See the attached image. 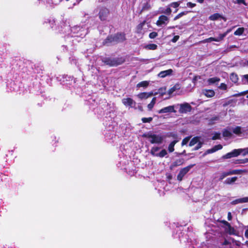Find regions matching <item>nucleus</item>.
I'll list each match as a JSON object with an SVG mask.
<instances>
[{
	"mask_svg": "<svg viewBox=\"0 0 248 248\" xmlns=\"http://www.w3.org/2000/svg\"><path fill=\"white\" fill-rule=\"evenodd\" d=\"M231 30H228L226 32L223 33H220L219 34L218 37L216 38V42H220L223 40L225 37L231 31Z\"/></svg>",
	"mask_w": 248,
	"mask_h": 248,
	"instance_id": "obj_18",
	"label": "nucleus"
},
{
	"mask_svg": "<svg viewBox=\"0 0 248 248\" xmlns=\"http://www.w3.org/2000/svg\"><path fill=\"white\" fill-rule=\"evenodd\" d=\"M227 88V85L225 83H221L219 87V89L223 90H226Z\"/></svg>",
	"mask_w": 248,
	"mask_h": 248,
	"instance_id": "obj_44",
	"label": "nucleus"
},
{
	"mask_svg": "<svg viewBox=\"0 0 248 248\" xmlns=\"http://www.w3.org/2000/svg\"><path fill=\"white\" fill-rule=\"evenodd\" d=\"M223 223L227 226V231L230 234H235V230H234V229L233 228L231 227V225L227 221H224Z\"/></svg>",
	"mask_w": 248,
	"mask_h": 248,
	"instance_id": "obj_19",
	"label": "nucleus"
},
{
	"mask_svg": "<svg viewBox=\"0 0 248 248\" xmlns=\"http://www.w3.org/2000/svg\"><path fill=\"white\" fill-rule=\"evenodd\" d=\"M232 131L230 130V127L225 130L223 132V135L225 137H231L232 136Z\"/></svg>",
	"mask_w": 248,
	"mask_h": 248,
	"instance_id": "obj_24",
	"label": "nucleus"
},
{
	"mask_svg": "<svg viewBox=\"0 0 248 248\" xmlns=\"http://www.w3.org/2000/svg\"><path fill=\"white\" fill-rule=\"evenodd\" d=\"M195 5H196V4L193 3L191 2H188L187 3V6L190 8H193V7H195Z\"/></svg>",
	"mask_w": 248,
	"mask_h": 248,
	"instance_id": "obj_48",
	"label": "nucleus"
},
{
	"mask_svg": "<svg viewBox=\"0 0 248 248\" xmlns=\"http://www.w3.org/2000/svg\"><path fill=\"white\" fill-rule=\"evenodd\" d=\"M230 79L234 83H236L238 81V77L237 74L235 73H232L230 77Z\"/></svg>",
	"mask_w": 248,
	"mask_h": 248,
	"instance_id": "obj_22",
	"label": "nucleus"
},
{
	"mask_svg": "<svg viewBox=\"0 0 248 248\" xmlns=\"http://www.w3.org/2000/svg\"><path fill=\"white\" fill-rule=\"evenodd\" d=\"M220 16L219 15V14H213V15H211V16H210L209 19H210L211 20H213V21L216 20Z\"/></svg>",
	"mask_w": 248,
	"mask_h": 248,
	"instance_id": "obj_36",
	"label": "nucleus"
},
{
	"mask_svg": "<svg viewBox=\"0 0 248 248\" xmlns=\"http://www.w3.org/2000/svg\"><path fill=\"white\" fill-rule=\"evenodd\" d=\"M108 14V10L107 8H102L99 12V17L101 20L106 19Z\"/></svg>",
	"mask_w": 248,
	"mask_h": 248,
	"instance_id": "obj_14",
	"label": "nucleus"
},
{
	"mask_svg": "<svg viewBox=\"0 0 248 248\" xmlns=\"http://www.w3.org/2000/svg\"><path fill=\"white\" fill-rule=\"evenodd\" d=\"M247 97L248 98V95L247 96Z\"/></svg>",
	"mask_w": 248,
	"mask_h": 248,
	"instance_id": "obj_61",
	"label": "nucleus"
},
{
	"mask_svg": "<svg viewBox=\"0 0 248 248\" xmlns=\"http://www.w3.org/2000/svg\"><path fill=\"white\" fill-rule=\"evenodd\" d=\"M157 46L154 44H151L145 46V48L150 50H155L157 48Z\"/></svg>",
	"mask_w": 248,
	"mask_h": 248,
	"instance_id": "obj_32",
	"label": "nucleus"
},
{
	"mask_svg": "<svg viewBox=\"0 0 248 248\" xmlns=\"http://www.w3.org/2000/svg\"><path fill=\"white\" fill-rule=\"evenodd\" d=\"M175 108H179L178 111L180 113H187L192 110V107L188 103L176 104Z\"/></svg>",
	"mask_w": 248,
	"mask_h": 248,
	"instance_id": "obj_4",
	"label": "nucleus"
},
{
	"mask_svg": "<svg viewBox=\"0 0 248 248\" xmlns=\"http://www.w3.org/2000/svg\"><path fill=\"white\" fill-rule=\"evenodd\" d=\"M242 82L244 84H248V75H245L242 78Z\"/></svg>",
	"mask_w": 248,
	"mask_h": 248,
	"instance_id": "obj_38",
	"label": "nucleus"
},
{
	"mask_svg": "<svg viewBox=\"0 0 248 248\" xmlns=\"http://www.w3.org/2000/svg\"><path fill=\"white\" fill-rule=\"evenodd\" d=\"M192 167V166L191 165L181 169L177 175V179L179 181H181L183 179L184 176L189 171L190 169Z\"/></svg>",
	"mask_w": 248,
	"mask_h": 248,
	"instance_id": "obj_8",
	"label": "nucleus"
},
{
	"mask_svg": "<svg viewBox=\"0 0 248 248\" xmlns=\"http://www.w3.org/2000/svg\"><path fill=\"white\" fill-rule=\"evenodd\" d=\"M156 94H157V93H154L153 92H150V93L144 92V93H141L138 94L137 95V96L139 98L142 100V99H147L148 98L153 95L154 94L156 95Z\"/></svg>",
	"mask_w": 248,
	"mask_h": 248,
	"instance_id": "obj_13",
	"label": "nucleus"
},
{
	"mask_svg": "<svg viewBox=\"0 0 248 248\" xmlns=\"http://www.w3.org/2000/svg\"><path fill=\"white\" fill-rule=\"evenodd\" d=\"M202 93L207 97H212L215 95V92L212 90H204Z\"/></svg>",
	"mask_w": 248,
	"mask_h": 248,
	"instance_id": "obj_20",
	"label": "nucleus"
},
{
	"mask_svg": "<svg viewBox=\"0 0 248 248\" xmlns=\"http://www.w3.org/2000/svg\"><path fill=\"white\" fill-rule=\"evenodd\" d=\"M212 41H216V38L210 37L209 38L205 39L204 40H203V42L204 43H210Z\"/></svg>",
	"mask_w": 248,
	"mask_h": 248,
	"instance_id": "obj_41",
	"label": "nucleus"
},
{
	"mask_svg": "<svg viewBox=\"0 0 248 248\" xmlns=\"http://www.w3.org/2000/svg\"><path fill=\"white\" fill-rule=\"evenodd\" d=\"M122 103L125 106L130 108H135L136 105V102L131 98H123Z\"/></svg>",
	"mask_w": 248,
	"mask_h": 248,
	"instance_id": "obj_7",
	"label": "nucleus"
},
{
	"mask_svg": "<svg viewBox=\"0 0 248 248\" xmlns=\"http://www.w3.org/2000/svg\"><path fill=\"white\" fill-rule=\"evenodd\" d=\"M198 143V145L197 146L195 147V150H197L200 149L202 145V143L199 141V139L198 137H194L189 142V146H192Z\"/></svg>",
	"mask_w": 248,
	"mask_h": 248,
	"instance_id": "obj_11",
	"label": "nucleus"
},
{
	"mask_svg": "<svg viewBox=\"0 0 248 248\" xmlns=\"http://www.w3.org/2000/svg\"><path fill=\"white\" fill-rule=\"evenodd\" d=\"M219 81V78L217 77L212 78L208 80V82H209V84H214L215 83L218 82Z\"/></svg>",
	"mask_w": 248,
	"mask_h": 248,
	"instance_id": "obj_30",
	"label": "nucleus"
},
{
	"mask_svg": "<svg viewBox=\"0 0 248 248\" xmlns=\"http://www.w3.org/2000/svg\"><path fill=\"white\" fill-rule=\"evenodd\" d=\"M232 218V214L231 212L228 213V219L231 220Z\"/></svg>",
	"mask_w": 248,
	"mask_h": 248,
	"instance_id": "obj_53",
	"label": "nucleus"
},
{
	"mask_svg": "<svg viewBox=\"0 0 248 248\" xmlns=\"http://www.w3.org/2000/svg\"><path fill=\"white\" fill-rule=\"evenodd\" d=\"M172 73V70L171 69H168L167 70L161 71L158 74V76L161 78H164L167 76L171 75Z\"/></svg>",
	"mask_w": 248,
	"mask_h": 248,
	"instance_id": "obj_17",
	"label": "nucleus"
},
{
	"mask_svg": "<svg viewBox=\"0 0 248 248\" xmlns=\"http://www.w3.org/2000/svg\"><path fill=\"white\" fill-rule=\"evenodd\" d=\"M152 144H161L163 142L164 137L161 135L148 133L145 136Z\"/></svg>",
	"mask_w": 248,
	"mask_h": 248,
	"instance_id": "obj_2",
	"label": "nucleus"
},
{
	"mask_svg": "<svg viewBox=\"0 0 248 248\" xmlns=\"http://www.w3.org/2000/svg\"><path fill=\"white\" fill-rule=\"evenodd\" d=\"M245 31V29L243 27L239 28L237 29V30L234 32V34L235 35L240 36L242 35Z\"/></svg>",
	"mask_w": 248,
	"mask_h": 248,
	"instance_id": "obj_31",
	"label": "nucleus"
},
{
	"mask_svg": "<svg viewBox=\"0 0 248 248\" xmlns=\"http://www.w3.org/2000/svg\"><path fill=\"white\" fill-rule=\"evenodd\" d=\"M230 175V174H229V171H227V172H223L220 176V178H219V180H222L223 179H224L225 177L227 176H229Z\"/></svg>",
	"mask_w": 248,
	"mask_h": 248,
	"instance_id": "obj_39",
	"label": "nucleus"
},
{
	"mask_svg": "<svg viewBox=\"0 0 248 248\" xmlns=\"http://www.w3.org/2000/svg\"><path fill=\"white\" fill-rule=\"evenodd\" d=\"M218 120H219V117H218V116H216L212 118V120H213V121H217Z\"/></svg>",
	"mask_w": 248,
	"mask_h": 248,
	"instance_id": "obj_57",
	"label": "nucleus"
},
{
	"mask_svg": "<svg viewBox=\"0 0 248 248\" xmlns=\"http://www.w3.org/2000/svg\"><path fill=\"white\" fill-rule=\"evenodd\" d=\"M160 148L158 147H153L151 150V154L154 155L156 156L158 153L157 152L159 150Z\"/></svg>",
	"mask_w": 248,
	"mask_h": 248,
	"instance_id": "obj_27",
	"label": "nucleus"
},
{
	"mask_svg": "<svg viewBox=\"0 0 248 248\" xmlns=\"http://www.w3.org/2000/svg\"><path fill=\"white\" fill-rule=\"evenodd\" d=\"M237 179V178L236 177H233L232 178H228L226 179V180L224 181V183L226 184H232L235 182L236 180Z\"/></svg>",
	"mask_w": 248,
	"mask_h": 248,
	"instance_id": "obj_23",
	"label": "nucleus"
},
{
	"mask_svg": "<svg viewBox=\"0 0 248 248\" xmlns=\"http://www.w3.org/2000/svg\"><path fill=\"white\" fill-rule=\"evenodd\" d=\"M230 130H231L234 134L236 135H240L242 133L245 132L246 131L244 128H242L239 126L230 127Z\"/></svg>",
	"mask_w": 248,
	"mask_h": 248,
	"instance_id": "obj_12",
	"label": "nucleus"
},
{
	"mask_svg": "<svg viewBox=\"0 0 248 248\" xmlns=\"http://www.w3.org/2000/svg\"><path fill=\"white\" fill-rule=\"evenodd\" d=\"M247 162H248V158H246L245 159L241 160L239 162L240 163H247Z\"/></svg>",
	"mask_w": 248,
	"mask_h": 248,
	"instance_id": "obj_51",
	"label": "nucleus"
},
{
	"mask_svg": "<svg viewBox=\"0 0 248 248\" xmlns=\"http://www.w3.org/2000/svg\"><path fill=\"white\" fill-rule=\"evenodd\" d=\"M240 151V155L242 154L243 156L246 155L248 154V147L244 149H239Z\"/></svg>",
	"mask_w": 248,
	"mask_h": 248,
	"instance_id": "obj_37",
	"label": "nucleus"
},
{
	"mask_svg": "<svg viewBox=\"0 0 248 248\" xmlns=\"http://www.w3.org/2000/svg\"><path fill=\"white\" fill-rule=\"evenodd\" d=\"M243 171H244L242 170H234L229 171V172L230 175H232V174H239L241 173Z\"/></svg>",
	"mask_w": 248,
	"mask_h": 248,
	"instance_id": "obj_34",
	"label": "nucleus"
},
{
	"mask_svg": "<svg viewBox=\"0 0 248 248\" xmlns=\"http://www.w3.org/2000/svg\"><path fill=\"white\" fill-rule=\"evenodd\" d=\"M247 63H248V61H247Z\"/></svg>",
	"mask_w": 248,
	"mask_h": 248,
	"instance_id": "obj_60",
	"label": "nucleus"
},
{
	"mask_svg": "<svg viewBox=\"0 0 248 248\" xmlns=\"http://www.w3.org/2000/svg\"><path fill=\"white\" fill-rule=\"evenodd\" d=\"M101 1H103L104 0H101Z\"/></svg>",
	"mask_w": 248,
	"mask_h": 248,
	"instance_id": "obj_62",
	"label": "nucleus"
},
{
	"mask_svg": "<svg viewBox=\"0 0 248 248\" xmlns=\"http://www.w3.org/2000/svg\"><path fill=\"white\" fill-rule=\"evenodd\" d=\"M180 89V86L178 84L175 85L173 87L171 88L168 91V94L170 95L176 90H179Z\"/></svg>",
	"mask_w": 248,
	"mask_h": 248,
	"instance_id": "obj_26",
	"label": "nucleus"
},
{
	"mask_svg": "<svg viewBox=\"0 0 248 248\" xmlns=\"http://www.w3.org/2000/svg\"><path fill=\"white\" fill-rule=\"evenodd\" d=\"M175 105L169 106L160 109L158 111V113L159 114L166 113L168 112H176V110L174 109Z\"/></svg>",
	"mask_w": 248,
	"mask_h": 248,
	"instance_id": "obj_9",
	"label": "nucleus"
},
{
	"mask_svg": "<svg viewBox=\"0 0 248 248\" xmlns=\"http://www.w3.org/2000/svg\"><path fill=\"white\" fill-rule=\"evenodd\" d=\"M150 7V5L148 3H146L143 6L142 10L143 11V10L149 9Z\"/></svg>",
	"mask_w": 248,
	"mask_h": 248,
	"instance_id": "obj_46",
	"label": "nucleus"
},
{
	"mask_svg": "<svg viewBox=\"0 0 248 248\" xmlns=\"http://www.w3.org/2000/svg\"><path fill=\"white\" fill-rule=\"evenodd\" d=\"M157 36V33L156 32H152L149 34V37L151 39H154Z\"/></svg>",
	"mask_w": 248,
	"mask_h": 248,
	"instance_id": "obj_43",
	"label": "nucleus"
},
{
	"mask_svg": "<svg viewBox=\"0 0 248 248\" xmlns=\"http://www.w3.org/2000/svg\"><path fill=\"white\" fill-rule=\"evenodd\" d=\"M237 3L239 4L243 3L245 5L246 4L244 0H237Z\"/></svg>",
	"mask_w": 248,
	"mask_h": 248,
	"instance_id": "obj_52",
	"label": "nucleus"
},
{
	"mask_svg": "<svg viewBox=\"0 0 248 248\" xmlns=\"http://www.w3.org/2000/svg\"><path fill=\"white\" fill-rule=\"evenodd\" d=\"M149 85V82L147 81H143L139 83L137 85L138 88L147 87Z\"/></svg>",
	"mask_w": 248,
	"mask_h": 248,
	"instance_id": "obj_29",
	"label": "nucleus"
},
{
	"mask_svg": "<svg viewBox=\"0 0 248 248\" xmlns=\"http://www.w3.org/2000/svg\"><path fill=\"white\" fill-rule=\"evenodd\" d=\"M153 120V118L152 117H149V118H142L141 120L143 123H150Z\"/></svg>",
	"mask_w": 248,
	"mask_h": 248,
	"instance_id": "obj_40",
	"label": "nucleus"
},
{
	"mask_svg": "<svg viewBox=\"0 0 248 248\" xmlns=\"http://www.w3.org/2000/svg\"><path fill=\"white\" fill-rule=\"evenodd\" d=\"M165 89H163L162 88H161L159 90V93L161 94V95H163L165 93Z\"/></svg>",
	"mask_w": 248,
	"mask_h": 248,
	"instance_id": "obj_54",
	"label": "nucleus"
},
{
	"mask_svg": "<svg viewBox=\"0 0 248 248\" xmlns=\"http://www.w3.org/2000/svg\"><path fill=\"white\" fill-rule=\"evenodd\" d=\"M183 163V161L182 159H179L176 160L175 161L173 162L172 164L170 166V169H173V168L176 167L177 166H180L182 165Z\"/></svg>",
	"mask_w": 248,
	"mask_h": 248,
	"instance_id": "obj_21",
	"label": "nucleus"
},
{
	"mask_svg": "<svg viewBox=\"0 0 248 248\" xmlns=\"http://www.w3.org/2000/svg\"><path fill=\"white\" fill-rule=\"evenodd\" d=\"M186 14L185 12H182V13H179L178 15H177L175 17H174V20H176L179 18H180L181 16H183L185 15Z\"/></svg>",
	"mask_w": 248,
	"mask_h": 248,
	"instance_id": "obj_45",
	"label": "nucleus"
},
{
	"mask_svg": "<svg viewBox=\"0 0 248 248\" xmlns=\"http://www.w3.org/2000/svg\"><path fill=\"white\" fill-rule=\"evenodd\" d=\"M125 39V35L123 33H117L114 36H108L105 41V43L112 42H123Z\"/></svg>",
	"mask_w": 248,
	"mask_h": 248,
	"instance_id": "obj_5",
	"label": "nucleus"
},
{
	"mask_svg": "<svg viewBox=\"0 0 248 248\" xmlns=\"http://www.w3.org/2000/svg\"><path fill=\"white\" fill-rule=\"evenodd\" d=\"M144 24V23H141L140 25H139L138 29H141L142 28V27H143Z\"/></svg>",
	"mask_w": 248,
	"mask_h": 248,
	"instance_id": "obj_56",
	"label": "nucleus"
},
{
	"mask_svg": "<svg viewBox=\"0 0 248 248\" xmlns=\"http://www.w3.org/2000/svg\"><path fill=\"white\" fill-rule=\"evenodd\" d=\"M177 140H174L173 141H172L169 145V147H168V150L169 151V152L170 153H172L174 151V145L175 144L177 143Z\"/></svg>",
	"mask_w": 248,
	"mask_h": 248,
	"instance_id": "obj_25",
	"label": "nucleus"
},
{
	"mask_svg": "<svg viewBox=\"0 0 248 248\" xmlns=\"http://www.w3.org/2000/svg\"><path fill=\"white\" fill-rule=\"evenodd\" d=\"M245 236L246 237L248 238V229L245 231Z\"/></svg>",
	"mask_w": 248,
	"mask_h": 248,
	"instance_id": "obj_55",
	"label": "nucleus"
},
{
	"mask_svg": "<svg viewBox=\"0 0 248 248\" xmlns=\"http://www.w3.org/2000/svg\"><path fill=\"white\" fill-rule=\"evenodd\" d=\"M220 138V134L219 133H216L214 134V135L212 137V139L213 140H216L217 139H219Z\"/></svg>",
	"mask_w": 248,
	"mask_h": 248,
	"instance_id": "obj_42",
	"label": "nucleus"
},
{
	"mask_svg": "<svg viewBox=\"0 0 248 248\" xmlns=\"http://www.w3.org/2000/svg\"><path fill=\"white\" fill-rule=\"evenodd\" d=\"M167 152L165 149L162 150L159 153H158L157 157H163L167 155Z\"/></svg>",
	"mask_w": 248,
	"mask_h": 248,
	"instance_id": "obj_33",
	"label": "nucleus"
},
{
	"mask_svg": "<svg viewBox=\"0 0 248 248\" xmlns=\"http://www.w3.org/2000/svg\"><path fill=\"white\" fill-rule=\"evenodd\" d=\"M189 138H185L184 139L183 141H182V145H185L189 141Z\"/></svg>",
	"mask_w": 248,
	"mask_h": 248,
	"instance_id": "obj_49",
	"label": "nucleus"
},
{
	"mask_svg": "<svg viewBox=\"0 0 248 248\" xmlns=\"http://www.w3.org/2000/svg\"><path fill=\"white\" fill-rule=\"evenodd\" d=\"M197 1L200 3H202L203 2L204 0H197Z\"/></svg>",
	"mask_w": 248,
	"mask_h": 248,
	"instance_id": "obj_58",
	"label": "nucleus"
},
{
	"mask_svg": "<svg viewBox=\"0 0 248 248\" xmlns=\"http://www.w3.org/2000/svg\"><path fill=\"white\" fill-rule=\"evenodd\" d=\"M240 155L239 149H234L232 152L227 153L223 156V158L225 159L231 158L233 157H236Z\"/></svg>",
	"mask_w": 248,
	"mask_h": 248,
	"instance_id": "obj_10",
	"label": "nucleus"
},
{
	"mask_svg": "<svg viewBox=\"0 0 248 248\" xmlns=\"http://www.w3.org/2000/svg\"><path fill=\"white\" fill-rule=\"evenodd\" d=\"M169 22V18L164 15L160 16L158 20L156 21V24L157 26L160 27L163 25H166Z\"/></svg>",
	"mask_w": 248,
	"mask_h": 248,
	"instance_id": "obj_6",
	"label": "nucleus"
},
{
	"mask_svg": "<svg viewBox=\"0 0 248 248\" xmlns=\"http://www.w3.org/2000/svg\"><path fill=\"white\" fill-rule=\"evenodd\" d=\"M71 36H80L83 37L87 33L85 27L75 26L71 28Z\"/></svg>",
	"mask_w": 248,
	"mask_h": 248,
	"instance_id": "obj_1",
	"label": "nucleus"
},
{
	"mask_svg": "<svg viewBox=\"0 0 248 248\" xmlns=\"http://www.w3.org/2000/svg\"><path fill=\"white\" fill-rule=\"evenodd\" d=\"M160 12L167 15H170L171 13V10L170 8H167L166 9H162L160 10Z\"/></svg>",
	"mask_w": 248,
	"mask_h": 248,
	"instance_id": "obj_35",
	"label": "nucleus"
},
{
	"mask_svg": "<svg viewBox=\"0 0 248 248\" xmlns=\"http://www.w3.org/2000/svg\"><path fill=\"white\" fill-rule=\"evenodd\" d=\"M245 202H248V197H246L235 200L231 202V204L232 205H235L237 204Z\"/></svg>",
	"mask_w": 248,
	"mask_h": 248,
	"instance_id": "obj_16",
	"label": "nucleus"
},
{
	"mask_svg": "<svg viewBox=\"0 0 248 248\" xmlns=\"http://www.w3.org/2000/svg\"><path fill=\"white\" fill-rule=\"evenodd\" d=\"M102 61L110 66H117L124 62V60L122 58H105L102 59Z\"/></svg>",
	"mask_w": 248,
	"mask_h": 248,
	"instance_id": "obj_3",
	"label": "nucleus"
},
{
	"mask_svg": "<svg viewBox=\"0 0 248 248\" xmlns=\"http://www.w3.org/2000/svg\"><path fill=\"white\" fill-rule=\"evenodd\" d=\"M222 148V146L220 144L216 145L214 147H213L212 148L208 149L207 150H206L204 153V155L213 153L221 149Z\"/></svg>",
	"mask_w": 248,
	"mask_h": 248,
	"instance_id": "obj_15",
	"label": "nucleus"
},
{
	"mask_svg": "<svg viewBox=\"0 0 248 248\" xmlns=\"http://www.w3.org/2000/svg\"><path fill=\"white\" fill-rule=\"evenodd\" d=\"M170 5H171V6H172L174 8H177L179 6V3L178 2H172Z\"/></svg>",
	"mask_w": 248,
	"mask_h": 248,
	"instance_id": "obj_47",
	"label": "nucleus"
},
{
	"mask_svg": "<svg viewBox=\"0 0 248 248\" xmlns=\"http://www.w3.org/2000/svg\"><path fill=\"white\" fill-rule=\"evenodd\" d=\"M155 102H156V97H154L152 99L150 103L147 106V108H148L149 110H151L152 109V108H153V107L155 103Z\"/></svg>",
	"mask_w": 248,
	"mask_h": 248,
	"instance_id": "obj_28",
	"label": "nucleus"
},
{
	"mask_svg": "<svg viewBox=\"0 0 248 248\" xmlns=\"http://www.w3.org/2000/svg\"><path fill=\"white\" fill-rule=\"evenodd\" d=\"M179 36L178 35H176L172 38V42L175 43L179 39Z\"/></svg>",
	"mask_w": 248,
	"mask_h": 248,
	"instance_id": "obj_50",
	"label": "nucleus"
},
{
	"mask_svg": "<svg viewBox=\"0 0 248 248\" xmlns=\"http://www.w3.org/2000/svg\"><path fill=\"white\" fill-rule=\"evenodd\" d=\"M229 244V243H228V241H227V240H225V241H224V243H223V244H224V245H227V244Z\"/></svg>",
	"mask_w": 248,
	"mask_h": 248,
	"instance_id": "obj_59",
	"label": "nucleus"
}]
</instances>
